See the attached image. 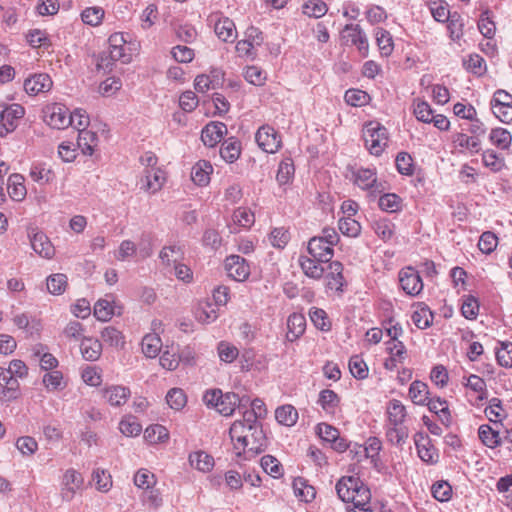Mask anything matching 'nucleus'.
Masks as SVG:
<instances>
[{
	"mask_svg": "<svg viewBox=\"0 0 512 512\" xmlns=\"http://www.w3.org/2000/svg\"><path fill=\"white\" fill-rule=\"evenodd\" d=\"M236 456L240 457L247 453L258 454L266 448V437L261 425H252L236 420L229 430Z\"/></svg>",
	"mask_w": 512,
	"mask_h": 512,
	"instance_id": "obj_1",
	"label": "nucleus"
},
{
	"mask_svg": "<svg viewBox=\"0 0 512 512\" xmlns=\"http://www.w3.org/2000/svg\"><path fill=\"white\" fill-rule=\"evenodd\" d=\"M335 489L343 502L353 504L354 512H372L371 492L359 477L343 476Z\"/></svg>",
	"mask_w": 512,
	"mask_h": 512,
	"instance_id": "obj_2",
	"label": "nucleus"
},
{
	"mask_svg": "<svg viewBox=\"0 0 512 512\" xmlns=\"http://www.w3.org/2000/svg\"><path fill=\"white\" fill-rule=\"evenodd\" d=\"M386 437L393 445H402L408 437L404 426L407 417L405 405L398 399L390 400L386 405Z\"/></svg>",
	"mask_w": 512,
	"mask_h": 512,
	"instance_id": "obj_3",
	"label": "nucleus"
},
{
	"mask_svg": "<svg viewBox=\"0 0 512 512\" xmlns=\"http://www.w3.org/2000/svg\"><path fill=\"white\" fill-rule=\"evenodd\" d=\"M362 138L365 147L375 156L381 155L389 143L387 128L376 120L366 122L363 125Z\"/></svg>",
	"mask_w": 512,
	"mask_h": 512,
	"instance_id": "obj_4",
	"label": "nucleus"
},
{
	"mask_svg": "<svg viewBox=\"0 0 512 512\" xmlns=\"http://www.w3.org/2000/svg\"><path fill=\"white\" fill-rule=\"evenodd\" d=\"M344 45L355 46L362 57L369 54V41L365 32L358 24H347L340 33Z\"/></svg>",
	"mask_w": 512,
	"mask_h": 512,
	"instance_id": "obj_5",
	"label": "nucleus"
},
{
	"mask_svg": "<svg viewBox=\"0 0 512 512\" xmlns=\"http://www.w3.org/2000/svg\"><path fill=\"white\" fill-rule=\"evenodd\" d=\"M24 115L25 109L20 104H0V136H6L14 131Z\"/></svg>",
	"mask_w": 512,
	"mask_h": 512,
	"instance_id": "obj_6",
	"label": "nucleus"
},
{
	"mask_svg": "<svg viewBox=\"0 0 512 512\" xmlns=\"http://www.w3.org/2000/svg\"><path fill=\"white\" fill-rule=\"evenodd\" d=\"M69 110L60 103L47 105L43 110L44 122L53 129H65L69 127Z\"/></svg>",
	"mask_w": 512,
	"mask_h": 512,
	"instance_id": "obj_7",
	"label": "nucleus"
},
{
	"mask_svg": "<svg viewBox=\"0 0 512 512\" xmlns=\"http://www.w3.org/2000/svg\"><path fill=\"white\" fill-rule=\"evenodd\" d=\"M246 38L237 42L236 52L239 57L246 59H254L257 55V47L263 41L262 33L254 27L247 29Z\"/></svg>",
	"mask_w": 512,
	"mask_h": 512,
	"instance_id": "obj_8",
	"label": "nucleus"
},
{
	"mask_svg": "<svg viewBox=\"0 0 512 512\" xmlns=\"http://www.w3.org/2000/svg\"><path fill=\"white\" fill-rule=\"evenodd\" d=\"M84 484V478L80 472L73 468L67 469L61 478L60 496L64 501H71L77 491H79Z\"/></svg>",
	"mask_w": 512,
	"mask_h": 512,
	"instance_id": "obj_9",
	"label": "nucleus"
},
{
	"mask_svg": "<svg viewBox=\"0 0 512 512\" xmlns=\"http://www.w3.org/2000/svg\"><path fill=\"white\" fill-rule=\"evenodd\" d=\"M255 140L263 151L271 154L278 152L282 146L280 134L270 125L261 126L255 134Z\"/></svg>",
	"mask_w": 512,
	"mask_h": 512,
	"instance_id": "obj_10",
	"label": "nucleus"
},
{
	"mask_svg": "<svg viewBox=\"0 0 512 512\" xmlns=\"http://www.w3.org/2000/svg\"><path fill=\"white\" fill-rule=\"evenodd\" d=\"M353 183L360 189L366 190L372 195L379 194L384 190L383 185L377 179V173L375 169H357L353 173Z\"/></svg>",
	"mask_w": 512,
	"mask_h": 512,
	"instance_id": "obj_11",
	"label": "nucleus"
},
{
	"mask_svg": "<svg viewBox=\"0 0 512 512\" xmlns=\"http://www.w3.org/2000/svg\"><path fill=\"white\" fill-rule=\"evenodd\" d=\"M399 284L403 291L410 296H418L424 284L419 272L412 266L402 268L398 274Z\"/></svg>",
	"mask_w": 512,
	"mask_h": 512,
	"instance_id": "obj_12",
	"label": "nucleus"
},
{
	"mask_svg": "<svg viewBox=\"0 0 512 512\" xmlns=\"http://www.w3.org/2000/svg\"><path fill=\"white\" fill-rule=\"evenodd\" d=\"M209 19L214 23L215 34L220 40L223 42H234L237 38V29L233 20L220 13L212 14Z\"/></svg>",
	"mask_w": 512,
	"mask_h": 512,
	"instance_id": "obj_13",
	"label": "nucleus"
},
{
	"mask_svg": "<svg viewBox=\"0 0 512 512\" xmlns=\"http://www.w3.org/2000/svg\"><path fill=\"white\" fill-rule=\"evenodd\" d=\"M225 270L230 278L243 282L250 276L249 263L239 255H230L224 262Z\"/></svg>",
	"mask_w": 512,
	"mask_h": 512,
	"instance_id": "obj_14",
	"label": "nucleus"
},
{
	"mask_svg": "<svg viewBox=\"0 0 512 512\" xmlns=\"http://www.w3.org/2000/svg\"><path fill=\"white\" fill-rule=\"evenodd\" d=\"M165 182L166 172L163 169L142 171V176L139 179L140 189L150 194L159 192Z\"/></svg>",
	"mask_w": 512,
	"mask_h": 512,
	"instance_id": "obj_15",
	"label": "nucleus"
},
{
	"mask_svg": "<svg viewBox=\"0 0 512 512\" xmlns=\"http://www.w3.org/2000/svg\"><path fill=\"white\" fill-rule=\"evenodd\" d=\"M386 350L389 356L384 360V368L389 371L395 370L399 364H403L408 357V351L402 341H387Z\"/></svg>",
	"mask_w": 512,
	"mask_h": 512,
	"instance_id": "obj_16",
	"label": "nucleus"
},
{
	"mask_svg": "<svg viewBox=\"0 0 512 512\" xmlns=\"http://www.w3.org/2000/svg\"><path fill=\"white\" fill-rule=\"evenodd\" d=\"M327 273L325 274V285L326 288L338 293H342L344 290V286L346 285V280L343 275L344 266L339 261H332L328 263Z\"/></svg>",
	"mask_w": 512,
	"mask_h": 512,
	"instance_id": "obj_17",
	"label": "nucleus"
},
{
	"mask_svg": "<svg viewBox=\"0 0 512 512\" xmlns=\"http://www.w3.org/2000/svg\"><path fill=\"white\" fill-rule=\"evenodd\" d=\"M110 57L118 59V61L126 64L132 59L129 48L127 47V41L123 33L116 32L110 35L108 39Z\"/></svg>",
	"mask_w": 512,
	"mask_h": 512,
	"instance_id": "obj_18",
	"label": "nucleus"
},
{
	"mask_svg": "<svg viewBox=\"0 0 512 512\" xmlns=\"http://www.w3.org/2000/svg\"><path fill=\"white\" fill-rule=\"evenodd\" d=\"M53 85L51 77L46 73H38L24 81V90L30 96L47 93Z\"/></svg>",
	"mask_w": 512,
	"mask_h": 512,
	"instance_id": "obj_19",
	"label": "nucleus"
},
{
	"mask_svg": "<svg viewBox=\"0 0 512 512\" xmlns=\"http://www.w3.org/2000/svg\"><path fill=\"white\" fill-rule=\"evenodd\" d=\"M102 398L105 402L113 407L123 406L131 396V391L123 385L107 386L101 391Z\"/></svg>",
	"mask_w": 512,
	"mask_h": 512,
	"instance_id": "obj_20",
	"label": "nucleus"
},
{
	"mask_svg": "<svg viewBox=\"0 0 512 512\" xmlns=\"http://www.w3.org/2000/svg\"><path fill=\"white\" fill-rule=\"evenodd\" d=\"M227 133V127L224 123L213 121L208 123L201 132V139L208 147H214L221 142Z\"/></svg>",
	"mask_w": 512,
	"mask_h": 512,
	"instance_id": "obj_21",
	"label": "nucleus"
},
{
	"mask_svg": "<svg viewBox=\"0 0 512 512\" xmlns=\"http://www.w3.org/2000/svg\"><path fill=\"white\" fill-rule=\"evenodd\" d=\"M307 251L310 256L325 263L332 262L331 259L334 256L333 246L326 244L317 237H312L308 241Z\"/></svg>",
	"mask_w": 512,
	"mask_h": 512,
	"instance_id": "obj_22",
	"label": "nucleus"
},
{
	"mask_svg": "<svg viewBox=\"0 0 512 512\" xmlns=\"http://www.w3.org/2000/svg\"><path fill=\"white\" fill-rule=\"evenodd\" d=\"M298 263L306 277L313 280H320L323 278L324 272L326 271L323 266L325 262H320V260H317L310 255H301L298 259Z\"/></svg>",
	"mask_w": 512,
	"mask_h": 512,
	"instance_id": "obj_23",
	"label": "nucleus"
},
{
	"mask_svg": "<svg viewBox=\"0 0 512 512\" xmlns=\"http://www.w3.org/2000/svg\"><path fill=\"white\" fill-rule=\"evenodd\" d=\"M255 222L254 213L246 207H238L232 215V222L229 225L232 233H238L242 229H249Z\"/></svg>",
	"mask_w": 512,
	"mask_h": 512,
	"instance_id": "obj_24",
	"label": "nucleus"
},
{
	"mask_svg": "<svg viewBox=\"0 0 512 512\" xmlns=\"http://www.w3.org/2000/svg\"><path fill=\"white\" fill-rule=\"evenodd\" d=\"M32 249L42 258L52 259L55 248L49 238L41 231L33 233L30 238Z\"/></svg>",
	"mask_w": 512,
	"mask_h": 512,
	"instance_id": "obj_25",
	"label": "nucleus"
},
{
	"mask_svg": "<svg viewBox=\"0 0 512 512\" xmlns=\"http://www.w3.org/2000/svg\"><path fill=\"white\" fill-rule=\"evenodd\" d=\"M306 319L301 313L294 312L288 316L286 340L294 342L299 339L305 332Z\"/></svg>",
	"mask_w": 512,
	"mask_h": 512,
	"instance_id": "obj_26",
	"label": "nucleus"
},
{
	"mask_svg": "<svg viewBox=\"0 0 512 512\" xmlns=\"http://www.w3.org/2000/svg\"><path fill=\"white\" fill-rule=\"evenodd\" d=\"M213 170V166L209 161L199 160L191 169V179L200 187L207 186L210 183Z\"/></svg>",
	"mask_w": 512,
	"mask_h": 512,
	"instance_id": "obj_27",
	"label": "nucleus"
},
{
	"mask_svg": "<svg viewBox=\"0 0 512 512\" xmlns=\"http://www.w3.org/2000/svg\"><path fill=\"white\" fill-rule=\"evenodd\" d=\"M341 403L340 396L331 389H323L319 392L317 404L328 415H334Z\"/></svg>",
	"mask_w": 512,
	"mask_h": 512,
	"instance_id": "obj_28",
	"label": "nucleus"
},
{
	"mask_svg": "<svg viewBox=\"0 0 512 512\" xmlns=\"http://www.w3.org/2000/svg\"><path fill=\"white\" fill-rule=\"evenodd\" d=\"M417 452L421 460L426 463L436 461L438 454L436 449L430 444L428 437L422 433H417L414 437Z\"/></svg>",
	"mask_w": 512,
	"mask_h": 512,
	"instance_id": "obj_29",
	"label": "nucleus"
},
{
	"mask_svg": "<svg viewBox=\"0 0 512 512\" xmlns=\"http://www.w3.org/2000/svg\"><path fill=\"white\" fill-rule=\"evenodd\" d=\"M115 299L113 295H106L94 305V316L102 322L109 321L115 315Z\"/></svg>",
	"mask_w": 512,
	"mask_h": 512,
	"instance_id": "obj_30",
	"label": "nucleus"
},
{
	"mask_svg": "<svg viewBox=\"0 0 512 512\" xmlns=\"http://www.w3.org/2000/svg\"><path fill=\"white\" fill-rule=\"evenodd\" d=\"M162 340L159 333L151 332L144 335L141 341V349L147 358H156L162 349Z\"/></svg>",
	"mask_w": 512,
	"mask_h": 512,
	"instance_id": "obj_31",
	"label": "nucleus"
},
{
	"mask_svg": "<svg viewBox=\"0 0 512 512\" xmlns=\"http://www.w3.org/2000/svg\"><path fill=\"white\" fill-rule=\"evenodd\" d=\"M429 395V387L425 382L415 380L410 384L408 396L415 405L425 406L430 399Z\"/></svg>",
	"mask_w": 512,
	"mask_h": 512,
	"instance_id": "obj_32",
	"label": "nucleus"
},
{
	"mask_svg": "<svg viewBox=\"0 0 512 512\" xmlns=\"http://www.w3.org/2000/svg\"><path fill=\"white\" fill-rule=\"evenodd\" d=\"M25 179L21 174H12L8 178L7 191L10 198L14 201H22L27 195Z\"/></svg>",
	"mask_w": 512,
	"mask_h": 512,
	"instance_id": "obj_33",
	"label": "nucleus"
},
{
	"mask_svg": "<svg viewBox=\"0 0 512 512\" xmlns=\"http://www.w3.org/2000/svg\"><path fill=\"white\" fill-rule=\"evenodd\" d=\"M42 384L48 392H58L64 390L68 382L61 371L53 370L43 375Z\"/></svg>",
	"mask_w": 512,
	"mask_h": 512,
	"instance_id": "obj_34",
	"label": "nucleus"
},
{
	"mask_svg": "<svg viewBox=\"0 0 512 512\" xmlns=\"http://www.w3.org/2000/svg\"><path fill=\"white\" fill-rule=\"evenodd\" d=\"M194 315L200 323L208 324L218 318V307L209 301H201L195 308Z\"/></svg>",
	"mask_w": 512,
	"mask_h": 512,
	"instance_id": "obj_35",
	"label": "nucleus"
},
{
	"mask_svg": "<svg viewBox=\"0 0 512 512\" xmlns=\"http://www.w3.org/2000/svg\"><path fill=\"white\" fill-rule=\"evenodd\" d=\"M453 147L456 151L467 152L470 155L477 153L480 149V143L477 138L469 137L466 134L458 133L453 138Z\"/></svg>",
	"mask_w": 512,
	"mask_h": 512,
	"instance_id": "obj_36",
	"label": "nucleus"
},
{
	"mask_svg": "<svg viewBox=\"0 0 512 512\" xmlns=\"http://www.w3.org/2000/svg\"><path fill=\"white\" fill-rule=\"evenodd\" d=\"M267 415V408L265 403L256 398L251 402V409L247 410L243 414L241 422L249 423L252 425H260L258 420L265 418Z\"/></svg>",
	"mask_w": 512,
	"mask_h": 512,
	"instance_id": "obj_37",
	"label": "nucleus"
},
{
	"mask_svg": "<svg viewBox=\"0 0 512 512\" xmlns=\"http://www.w3.org/2000/svg\"><path fill=\"white\" fill-rule=\"evenodd\" d=\"M77 145L84 155L92 156L98 147L97 133L87 130L78 133Z\"/></svg>",
	"mask_w": 512,
	"mask_h": 512,
	"instance_id": "obj_38",
	"label": "nucleus"
},
{
	"mask_svg": "<svg viewBox=\"0 0 512 512\" xmlns=\"http://www.w3.org/2000/svg\"><path fill=\"white\" fill-rule=\"evenodd\" d=\"M29 175L33 181L41 185L51 184L56 179L54 170L45 164L32 165Z\"/></svg>",
	"mask_w": 512,
	"mask_h": 512,
	"instance_id": "obj_39",
	"label": "nucleus"
},
{
	"mask_svg": "<svg viewBox=\"0 0 512 512\" xmlns=\"http://www.w3.org/2000/svg\"><path fill=\"white\" fill-rule=\"evenodd\" d=\"M80 351L86 360L95 361L101 356L102 344L96 338L85 337L80 343Z\"/></svg>",
	"mask_w": 512,
	"mask_h": 512,
	"instance_id": "obj_40",
	"label": "nucleus"
},
{
	"mask_svg": "<svg viewBox=\"0 0 512 512\" xmlns=\"http://www.w3.org/2000/svg\"><path fill=\"white\" fill-rule=\"evenodd\" d=\"M189 463L198 471L207 473L214 467V458L204 451H195L190 453Z\"/></svg>",
	"mask_w": 512,
	"mask_h": 512,
	"instance_id": "obj_41",
	"label": "nucleus"
},
{
	"mask_svg": "<svg viewBox=\"0 0 512 512\" xmlns=\"http://www.w3.org/2000/svg\"><path fill=\"white\" fill-rule=\"evenodd\" d=\"M374 34L380 55L389 57L394 50V42L390 32L383 28H377Z\"/></svg>",
	"mask_w": 512,
	"mask_h": 512,
	"instance_id": "obj_42",
	"label": "nucleus"
},
{
	"mask_svg": "<svg viewBox=\"0 0 512 512\" xmlns=\"http://www.w3.org/2000/svg\"><path fill=\"white\" fill-rule=\"evenodd\" d=\"M275 418L281 425L291 427L298 420V411L291 404H285L275 410Z\"/></svg>",
	"mask_w": 512,
	"mask_h": 512,
	"instance_id": "obj_43",
	"label": "nucleus"
},
{
	"mask_svg": "<svg viewBox=\"0 0 512 512\" xmlns=\"http://www.w3.org/2000/svg\"><path fill=\"white\" fill-rule=\"evenodd\" d=\"M92 482L94 483L95 488L101 493H107L113 487V480L110 472L102 468H96L93 470Z\"/></svg>",
	"mask_w": 512,
	"mask_h": 512,
	"instance_id": "obj_44",
	"label": "nucleus"
},
{
	"mask_svg": "<svg viewBox=\"0 0 512 512\" xmlns=\"http://www.w3.org/2000/svg\"><path fill=\"white\" fill-rule=\"evenodd\" d=\"M241 154V143L238 140L229 138L224 141L220 148V155L228 163L235 162Z\"/></svg>",
	"mask_w": 512,
	"mask_h": 512,
	"instance_id": "obj_45",
	"label": "nucleus"
},
{
	"mask_svg": "<svg viewBox=\"0 0 512 512\" xmlns=\"http://www.w3.org/2000/svg\"><path fill=\"white\" fill-rule=\"evenodd\" d=\"M101 338L104 343L117 349H123L125 346V336L115 327H105L101 332Z\"/></svg>",
	"mask_w": 512,
	"mask_h": 512,
	"instance_id": "obj_46",
	"label": "nucleus"
},
{
	"mask_svg": "<svg viewBox=\"0 0 512 512\" xmlns=\"http://www.w3.org/2000/svg\"><path fill=\"white\" fill-rule=\"evenodd\" d=\"M144 439L150 444L164 443L169 439V432L160 424L150 425L144 431Z\"/></svg>",
	"mask_w": 512,
	"mask_h": 512,
	"instance_id": "obj_47",
	"label": "nucleus"
},
{
	"mask_svg": "<svg viewBox=\"0 0 512 512\" xmlns=\"http://www.w3.org/2000/svg\"><path fill=\"white\" fill-rule=\"evenodd\" d=\"M240 403V398L235 393H225L219 400L216 410L223 416H231Z\"/></svg>",
	"mask_w": 512,
	"mask_h": 512,
	"instance_id": "obj_48",
	"label": "nucleus"
},
{
	"mask_svg": "<svg viewBox=\"0 0 512 512\" xmlns=\"http://www.w3.org/2000/svg\"><path fill=\"white\" fill-rule=\"evenodd\" d=\"M119 430L126 437H136L142 432V425L133 415H125L119 422Z\"/></svg>",
	"mask_w": 512,
	"mask_h": 512,
	"instance_id": "obj_49",
	"label": "nucleus"
},
{
	"mask_svg": "<svg viewBox=\"0 0 512 512\" xmlns=\"http://www.w3.org/2000/svg\"><path fill=\"white\" fill-rule=\"evenodd\" d=\"M293 489L296 497L306 503L313 501L316 496L315 488L309 485L303 478H296L293 481Z\"/></svg>",
	"mask_w": 512,
	"mask_h": 512,
	"instance_id": "obj_50",
	"label": "nucleus"
},
{
	"mask_svg": "<svg viewBox=\"0 0 512 512\" xmlns=\"http://www.w3.org/2000/svg\"><path fill=\"white\" fill-rule=\"evenodd\" d=\"M260 465L262 469L274 479H279L284 475L282 464L272 455H264L261 458Z\"/></svg>",
	"mask_w": 512,
	"mask_h": 512,
	"instance_id": "obj_51",
	"label": "nucleus"
},
{
	"mask_svg": "<svg viewBox=\"0 0 512 512\" xmlns=\"http://www.w3.org/2000/svg\"><path fill=\"white\" fill-rule=\"evenodd\" d=\"M376 235L383 241H389L395 234L394 223L387 218H379L372 223Z\"/></svg>",
	"mask_w": 512,
	"mask_h": 512,
	"instance_id": "obj_52",
	"label": "nucleus"
},
{
	"mask_svg": "<svg viewBox=\"0 0 512 512\" xmlns=\"http://www.w3.org/2000/svg\"><path fill=\"white\" fill-rule=\"evenodd\" d=\"M46 286L50 294L61 295L68 287V278L63 273L52 274L47 278Z\"/></svg>",
	"mask_w": 512,
	"mask_h": 512,
	"instance_id": "obj_53",
	"label": "nucleus"
},
{
	"mask_svg": "<svg viewBox=\"0 0 512 512\" xmlns=\"http://www.w3.org/2000/svg\"><path fill=\"white\" fill-rule=\"evenodd\" d=\"M295 167L292 158H284L278 166L276 180L280 185H286L294 177Z\"/></svg>",
	"mask_w": 512,
	"mask_h": 512,
	"instance_id": "obj_54",
	"label": "nucleus"
},
{
	"mask_svg": "<svg viewBox=\"0 0 512 512\" xmlns=\"http://www.w3.org/2000/svg\"><path fill=\"white\" fill-rule=\"evenodd\" d=\"M105 16V11L100 6H91L85 8L81 12L82 21L89 26L96 27L99 26Z\"/></svg>",
	"mask_w": 512,
	"mask_h": 512,
	"instance_id": "obj_55",
	"label": "nucleus"
},
{
	"mask_svg": "<svg viewBox=\"0 0 512 512\" xmlns=\"http://www.w3.org/2000/svg\"><path fill=\"white\" fill-rule=\"evenodd\" d=\"M166 402L171 409L180 411L187 404V395L183 389L174 387L167 392Z\"/></svg>",
	"mask_w": 512,
	"mask_h": 512,
	"instance_id": "obj_56",
	"label": "nucleus"
},
{
	"mask_svg": "<svg viewBox=\"0 0 512 512\" xmlns=\"http://www.w3.org/2000/svg\"><path fill=\"white\" fill-rule=\"evenodd\" d=\"M133 481L137 488L145 491L154 488L157 483L155 475L145 468H141L135 473Z\"/></svg>",
	"mask_w": 512,
	"mask_h": 512,
	"instance_id": "obj_57",
	"label": "nucleus"
},
{
	"mask_svg": "<svg viewBox=\"0 0 512 512\" xmlns=\"http://www.w3.org/2000/svg\"><path fill=\"white\" fill-rule=\"evenodd\" d=\"M344 99L350 106L362 107L370 102L371 97L366 91L351 88L345 92Z\"/></svg>",
	"mask_w": 512,
	"mask_h": 512,
	"instance_id": "obj_58",
	"label": "nucleus"
},
{
	"mask_svg": "<svg viewBox=\"0 0 512 512\" xmlns=\"http://www.w3.org/2000/svg\"><path fill=\"white\" fill-rule=\"evenodd\" d=\"M478 29L485 38L488 40L493 39L496 32V25L490 11L486 10L481 13L478 20Z\"/></svg>",
	"mask_w": 512,
	"mask_h": 512,
	"instance_id": "obj_59",
	"label": "nucleus"
},
{
	"mask_svg": "<svg viewBox=\"0 0 512 512\" xmlns=\"http://www.w3.org/2000/svg\"><path fill=\"white\" fill-rule=\"evenodd\" d=\"M379 207L388 213H395L402 209V199L395 193H386L379 198Z\"/></svg>",
	"mask_w": 512,
	"mask_h": 512,
	"instance_id": "obj_60",
	"label": "nucleus"
},
{
	"mask_svg": "<svg viewBox=\"0 0 512 512\" xmlns=\"http://www.w3.org/2000/svg\"><path fill=\"white\" fill-rule=\"evenodd\" d=\"M479 302L478 299L472 295H464L461 299V314L466 319H476L479 313Z\"/></svg>",
	"mask_w": 512,
	"mask_h": 512,
	"instance_id": "obj_61",
	"label": "nucleus"
},
{
	"mask_svg": "<svg viewBox=\"0 0 512 512\" xmlns=\"http://www.w3.org/2000/svg\"><path fill=\"white\" fill-rule=\"evenodd\" d=\"M338 228L340 232L347 236L356 238L361 233V225L353 217H342L338 221Z\"/></svg>",
	"mask_w": 512,
	"mask_h": 512,
	"instance_id": "obj_62",
	"label": "nucleus"
},
{
	"mask_svg": "<svg viewBox=\"0 0 512 512\" xmlns=\"http://www.w3.org/2000/svg\"><path fill=\"white\" fill-rule=\"evenodd\" d=\"M328 11V6L323 0H308L302 6L303 14L308 17L320 18Z\"/></svg>",
	"mask_w": 512,
	"mask_h": 512,
	"instance_id": "obj_63",
	"label": "nucleus"
},
{
	"mask_svg": "<svg viewBox=\"0 0 512 512\" xmlns=\"http://www.w3.org/2000/svg\"><path fill=\"white\" fill-rule=\"evenodd\" d=\"M349 371L353 377L363 380L368 377L369 369L364 359L359 355H353L348 363Z\"/></svg>",
	"mask_w": 512,
	"mask_h": 512,
	"instance_id": "obj_64",
	"label": "nucleus"
}]
</instances>
